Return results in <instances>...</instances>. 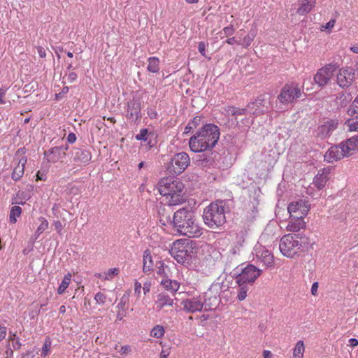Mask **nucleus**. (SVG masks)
I'll return each instance as SVG.
<instances>
[{
	"label": "nucleus",
	"instance_id": "nucleus-1",
	"mask_svg": "<svg viewBox=\"0 0 358 358\" xmlns=\"http://www.w3.org/2000/svg\"><path fill=\"white\" fill-rule=\"evenodd\" d=\"M220 129L214 124L203 125L189 141L190 150L194 152L210 150L220 138Z\"/></svg>",
	"mask_w": 358,
	"mask_h": 358
},
{
	"label": "nucleus",
	"instance_id": "nucleus-2",
	"mask_svg": "<svg viewBox=\"0 0 358 358\" xmlns=\"http://www.w3.org/2000/svg\"><path fill=\"white\" fill-rule=\"evenodd\" d=\"M173 227L178 233L188 237H199L202 231L195 222L194 213L188 208H181L176 211L173 216Z\"/></svg>",
	"mask_w": 358,
	"mask_h": 358
},
{
	"label": "nucleus",
	"instance_id": "nucleus-3",
	"mask_svg": "<svg viewBox=\"0 0 358 358\" xmlns=\"http://www.w3.org/2000/svg\"><path fill=\"white\" fill-rule=\"evenodd\" d=\"M157 188L160 194L166 196L169 206L179 205L185 201L182 191L183 183L178 179L172 176L162 178Z\"/></svg>",
	"mask_w": 358,
	"mask_h": 358
},
{
	"label": "nucleus",
	"instance_id": "nucleus-4",
	"mask_svg": "<svg viewBox=\"0 0 358 358\" xmlns=\"http://www.w3.org/2000/svg\"><path fill=\"white\" fill-rule=\"evenodd\" d=\"M226 203L223 200L211 202L203 211L204 224L210 229H217L226 223Z\"/></svg>",
	"mask_w": 358,
	"mask_h": 358
},
{
	"label": "nucleus",
	"instance_id": "nucleus-5",
	"mask_svg": "<svg viewBox=\"0 0 358 358\" xmlns=\"http://www.w3.org/2000/svg\"><path fill=\"white\" fill-rule=\"evenodd\" d=\"M169 253L179 264H189L192 259L193 248L187 241L178 240L173 243Z\"/></svg>",
	"mask_w": 358,
	"mask_h": 358
},
{
	"label": "nucleus",
	"instance_id": "nucleus-6",
	"mask_svg": "<svg viewBox=\"0 0 358 358\" xmlns=\"http://www.w3.org/2000/svg\"><path fill=\"white\" fill-rule=\"evenodd\" d=\"M190 164V158L185 152H178L171 159L167 170L173 175H179L185 171V170Z\"/></svg>",
	"mask_w": 358,
	"mask_h": 358
},
{
	"label": "nucleus",
	"instance_id": "nucleus-7",
	"mask_svg": "<svg viewBox=\"0 0 358 358\" xmlns=\"http://www.w3.org/2000/svg\"><path fill=\"white\" fill-rule=\"evenodd\" d=\"M262 271L252 264H248L241 268V273H235V281L238 285L244 283L252 285L256 279L261 275Z\"/></svg>",
	"mask_w": 358,
	"mask_h": 358
},
{
	"label": "nucleus",
	"instance_id": "nucleus-8",
	"mask_svg": "<svg viewBox=\"0 0 358 358\" xmlns=\"http://www.w3.org/2000/svg\"><path fill=\"white\" fill-rule=\"evenodd\" d=\"M297 237H299V236L289 234L285 235L280 239L279 248L284 256L292 257L299 251V241L296 239Z\"/></svg>",
	"mask_w": 358,
	"mask_h": 358
},
{
	"label": "nucleus",
	"instance_id": "nucleus-9",
	"mask_svg": "<svg viewBox=\"0 0 358 358\" xmlns=\"http://www.w3.org/2000/svg\"><path fill=\"white\" fill-rule=\"evenodd\" d=\"M301 95V87L298 84L292 83L284 85L280 94L278 96V99L281 103L287 104L293 103L294 100L299 98Z\"/></svg>",
	"mask_w": 358,
	"mask_h": 358
},
{
	"label": "nucleus",
	"instance_id": "nucleus-10",
	"mask_svg": "<svg viewBox=\"0 0 358 358\" xmlns=\"http://www.w3.org/2000/svg\"><path fill=\"white\" fill-rule=\"evenodd\" d=\"M270 103V97L266 94H260L255 101L248 103L249 114L260 115L267 113Z\"/></svg>",
	"mask_w": 358,
	"mask_h": 358
},
{
	"label": "nucleus",
	"instance_id": "nucleus-11",
	"mask_svg": "<svg viewBox=\"0 0 358 358\" xmlns=\"http://www.w3.org/2000/svg\"><path fill=\"white\" fill-rule=\"evenodd\" d=\"M338 67L336 64H329L321 68L314 76L315 82L320 87H324L329 82Z\"/></svg>",
	"mask_w": 358,
	"mask_h": 358
},
{
	"label": "nucleus",
	"instance_id": "nucleus-12",
	"mask_svg": "<svg viewBox=\"0 0 358 358\" xmlns=\"http://www.w3.org/2000/svg\"><path fill=\"white\" fill-rule=\"evenodd\" d=\"M310 205L306 200L299 199L292 202L287 207L291 217H304L308 213Z\"/></svg>",
	"mask_w": 358,
	"mask_h": 358
},
{
	"label": "nucleus",
	"instance_id": "nucleus-13",
	"mask_svg": "<svg viewBox=\"0 0 358 358\" xmlns=\"http://www.w3.org/2000/svg\"><path fill=\"white\" fill-rule=\"evenodd\" d=\"M126 117L131 122H136L141 119V101L139 99H133L127 102Z\"/></svg>",
	"mask_w": 358,
	"mask_h": 358
},
{
	"label": "nucleus",
	"instance_id": "nucleus-14",
	"mask_svg": "<svg viewBox=\"0 0 358 358\" xmlns=\"http://www.w3.org/2000/svg\"><path fill=\"white\" fill-rule=\"evenodd\" d=\"M338 126L337 119H326L317 128V136L323 140L329 138Z\"/></svg>",
	"mask_w": 358,
	"mask_h": 358
},
{
	"label": "nucleus",
	"instance_id": "nucleus-15",
	"mask_svg": "<svg viewBox=\"0 0 358 358\" xmlns=\"http://www.w3.org/2000/svg\"><path fill=\"white\" fill-rule=\"evenodd\" d=\"M355 71L350 68H343L340 69L336 76V83L341 88H348L350 87L355 78Z\"/></svg>",
	"mask_w": 358,
	"mask_h": 358
},
{
	"label": "nucleus",
	"instance_id": "nucleus-16",
	"mask_svg": "<svg viewBox=\"0 0 358 358\" xmlns=\"http://www.w3.org/2000/svg\"><path fill=\"white\" fill-rule=\"evenodd\" d=\"M71 152L73 161L78 165L87 164L92 159L91 152L83 148H74Z\"/></svg>",
	"mask_w": 358,
	"mask_h": 358
},
{
	"label": "nucleus",
	"instance_id": "nucleus-17",
	"mask_svg": "<svg viewBox=\"0 0 358 358\" xmlns=\"http://www.w3.org/2000/svg\"><path fill=\"white\" fill-rule=\"evenodd\" d=\"M345 157H347V155L340 143L339 145L331 146L328 150L324 155V159L329 163H333Z\"/></svg>",
	"mask_w": 358,
	"mask_h": 358
},
{
	"label": "nucleus",
	"instance_id": "nucleus-18",
	"mask_svg": "<svg viewBox=\"0 0 358 358\" xmlns=\"http://www.w3.org/2000/svg\"><path fill=\"white\" fill-rule=\"evenodd\" d=\"M181 303L183 306V310L189 313L200 312L203 308V303L201 298L187 299L183 300Z\"/></svg>",
	"mask_w": 358,
	"mask_h": 358
},
{
	"label": "nucleus",
	"instance_id": "nucleus-19",
	"mask_svg": "<svg viewBox=\"0 0 358 358\" xmlns=\"http://www.w3.org/2000/svg\"><path fill=\"white\" fill-rule=\"evenodd\" d=\"M44 156L48 162L56 163L62 160L66 157V153H64L59 147L55 146L45 151Z\"/></svg>",
	"mask_w": 358,
	"mask_h": 358
},
{
	"label": "nucleus",
	"instance_id": "nucleus-20",
	"mask_svg": "<svg viewBox=\"0 0 358 358\" xmlns=\"http://www.w3.org/2000/svg\"><path fill=\"white\" fill-rule=\"evenodd\" d=\"M174 299L166 292H161L157 296L155 301L156 309L157 311L161 310L166 306H172Z\"/></svg>",
	"mask_w": 358,
	"mask_h": 358
},
{
	"label": "nucleus",
	"instance_id": "nucleus-21",
	"mask_svg": "<svg viewBox=\"0 0 358 358\" xmlns=\"http://www.w3.org/2000/svg\"><path fill=\"white\" fill-rule=\"evenodd\" d=\"M216 155L215 152H210L202 153L198 155L197 164L199 166L202 167H210L213 166L215 164V156Z\"/></svg>",
	"mask_w": 358,
	"mask_h": 358
},
{
	"label": "nucleus",
	"instance_id": "nucleus-22",
	"mask_svg": "<svg viewBox=\"0 0 358 358\" xmlns=\"http://www.w3.org/2000/svg\"><path fill=\"white\" fill-rule=\"evenodd\" d=\"M329 171L327 169H322L315 176L313 180L314 185L318 189H322L326 185L329 180Z\"/></svg>",
	"mask_w": 358,
	"mask_h": 358
},
{
	"label": "nucleus",
	"instance_id": "nucleus-23",
	"mask_svg": "<svg viewBox=\"0 0 358 358\" xmlns=\"http://www.w3.org/2000/svg\"><path fill=\"white\" fill-rule=\"evenodd\" d=\"M27 162V159L25 156L19 159L17 165L15 166L11 174V178L13 180L17 181L22 178L24 172V167Z\"/></svg>",
	"mask_w": 358,
	"mask_h": 358
},
{
	"label": "nucleus",
	"instance_id": "nucleus-24",
	"mask_svg": "<svg viewBox=\"0 0 358 358\" xmlns=\"http://www.w3.org/2000/svg\"><path fill=\"white\" fill-rule=\"evenodd\" d=\"M204 300L203 301V306L206 310H213L219 304L220 299L216 295H212L210 293H205Z\"/></svg>",
	"mask_w": 358,
	"mask_h": 358
},
{
	"label": "nucleus",
	"instance_id": "nucleus-25",
	"mask_svg": "<svg viewBox=\"0 0 358 358\" xmlns=\"http://www.w3.org/2000/svg\"><path fill=\"white\" fill-rule=\"evenodd\" d=\"M257 257L267 267H272L273 266V256L267 250L259 251L257 254Z\"/></svg>",
	"mask_w": 358,
	"mask_h": 358
},
{
	"label": "nucleus",
	"instance_id": "nucleus-26",
	"mask_svg": "<svg viewBox=\"0 0 358 358\" xmlns=\"http://www.w3.org/2000/svg\"><path fill=\"white\" fill-rule=\"evenodd\" d=\"M290 221L287 225V229L290 231H299L306 226L303 217L294 218L290 217Z\"/></svg>",
	"mask_w": 358,
	"mask_h": 358
},
{
	"label": "nucleus",
	"instance_id": "nucleus-27",
	"mask_svg": "<svg viewBox=\"0 0 358 358\" xmlns=\"http://www.w3.org/2000/svg\"><path fill=\"white\" fill-rule=\"evenodd\" d=\"M159 222L162 225L170 224L173 226V217L171 216V212H167L164 206H160L159 208Z\"/></svg>",
	"mask_w": 358,
	"mask_h": 358
},
{
	"label": "nucleus",
	"instance_id": "nucleus-28",
	"mask_svg": "<svg viewBox=\"0 0 358 358\" xmlns=\"http://www.w3.org/2000/svg\"><path fill=\"white\" fill-rule=\"evenodd\" d=\"M143 262V271L144 273H148L152 269L153 262L149 250L144 251Z\"/></svg>",
	"mask_w": 358,
	"mask_h": 358
},
{
	"label": "nucleus",
	"instance_id": "nucleus-29",
	"mask_svg": "<svg viewBox=\"0 0 358 358\" xmlns=\"http://www.w3.org/2000/svg\"><path fill=\"white\" fill-rule=\"evenodd\" d=\"M161 283L167 291H170L172 293V296H174L175 293L180 287V284L176 280L165 279L163 280Z\"/></svg>",
	"mask_w": 358,
	"mask_h": 358
},
{
	"label": "nucleus",
	"instance_id": "nucleus-30",
	"mask_svg": "<svg viewBox=\"0 0 358 358\" xmlns=\"http://www.w3.org/2000/svg\"><path fill=\"white\" fill-rule=\"evenodd\" d=\"M294 236H299V237H297L296 239L299 240V251L303 252L308 250L310 248H312V243H310L308 237H306V236H303L301 234H294Z\"/></svg>",
	"mask_w": 358,
	"mask_h": 358
},
{
	"label": "nucleus",
	"instance_id": "nucleus-31",
	"mask_svg": "<svg viewBox=\"0 0 358 358\" xmlns=\"http://www.w3.org/2000/svg\"><path fill=\"white\" fill-rule=\"evenodd\" d=\"M341 144L343 150H345L347 157L351 155L352 152L357 148V145L355 144V143L352 141L350 138L346 140L345 141L341 143Z\"/></svg>",
	"mask_w": 358,
	"mask_h": 358
},
{
	"label": "nucleus",
	"instance_id": "nucleus-32",
	"mask_svg": "<svg viewBox=\"0 0 358 358\" xmlns=\"http://www.w3.org/2000/svg\"><path fill=\"white\" fill-rule=\"evenodd\" d=\"M341 144L343 150H345L347 157L351 155L352 152L357 148V145L355 144V143L352 141L350 138L346 140L345 141L341 143Z\"/></svg>",
	"mask_w": 358,
	"mask_h": 358
},
{
	"label": "nucleus",
	"instance_id": "nucleus-33",
	"mask_svg": "<svg viewBox=\"0 0 358 358\" xmlns=\"http://www.w3.org/2000/svg\"><path fill=\"white\" fill-rule=\"evenodd\" d=\"M147 69L152 73H157L159 70V60L157 57H151L148 58Z\"/></svg>",
	"mask_w": 358,
	"mask_h": 358
},
{
	"label": "nucleus",
	"instance_id": "nucleus-34",
	"mask_svg": "<svg viewBox=\"0 0 358 358\" xmlns=\"http://www.w3.org/2000/svg\"><path fill=\"white\" fill-rule=\"evenodd\" d=\"M305 346L303 341H299L293 350V358H303Z\"/></svg>",
	"mask_w": 358,
	"mask_h": 358
},
{
	"label": "nucleus",
	"instance_id": "nucleus-35",
	"mask_svg": "<svg viewBox=\"0 0 358 358\" xmlns=\"http://www.w3.org/2000/svg\"><path fill=\"white\" fill-rule=\"evenodd\" d=\"M71 280V274L68 273L66 274L57 289L58 294H62L69 287Z\"/></svg>",
	"mask_w": 358,
	"mask_h": 358
},
{
	"label": "nucleus",
	"instance_id": "nucleus-36",
	"mask_svg": "<svg viewBox=\"0 0 358 358\" xmlns=\"http://www.w3.org/2000/svg\"><path fill=\"white\" fill-rule=\"evenodd\" d=\"M249 108L248 106L244 108H236L235 106H228L227 112L233 116L242 115L249 113Z\"/></svg>",
	"mask_w": 358,
	"mask_h": 358
},
{
	"label": "nucleus",
	"instance_id": "nucleus-37",
	"mask_svg": "<svg viewBox=\"0 0 358 358\" xmlns=\"http://www.w3.org/2000/svg\"><path fill=\"white\" fill-rule=\"evenodd\" d=\"M313 7H315L314 4H310L302 1L299 7L297 8L296 13L300 15H304L308 13Z\"/></svg>",
	"mask_w": 358,
	"mask_h": 358
},
{
	"label": "nucleus",
	"instance_id": "nucleus-38",
	"mask_svg": "<svg viewBox=\"0 0 358 358\" xmlns=\"http://www.w3.org/2000/svg\"><path fill=\"white\" fill-rule=\"evenodd\" d=\"M22 213V208L18 206H13L10 211L9 220L10 222L15 224L17 222V217H20Z\"/></svg>",
	"mask_w": 358,
	"mask_h": 358
},
{
	"label": "nucleus",
	"instance_id": "nucleus-39",
	"mask_svg": "<svg viewBox=\"0 0 358 358\" xmlns=\"http://www.w3.org/2000/svg\"><path fill=\"white\" fill-rule=\"evenodd\" d=\"M8 340L12 341V347L13 348L14 350H18L22 347L20 338L17 336L16 332H13L10 331Z\"/></svg>",
	"mask_w": 358,
	"mask_h": 358
},
{
	"label": "nucleus",
	"instance_id": "nucleus-40",
	"mask_svg": "<svg viewBox=\"0 0 358 358\" xmlns=\"http://www.w3.org/2000/svg\"><path fill=\"white\" fill-rule=\"evenodd\" d=\"M238 294H237V299L239 301L244 300L247 296L248 291L249 290V286L250 285L244 283L242 285H238Z\"/></svg>",
	"mask_w": 358,
	"mask_h": 358
},
{
	"label": "nucleus",
	"instance_id": "nucleus-41",
	"mask_svg": "<svg viewBox=\"0 0 358 358\" xmlns=\"http://www.w3.org/2000/svg\"><path fill=\"white\" fill-rule=\"evenodd\" d=\"M164 334V329L162 326L156 325L151 330L150 335L151 336L157 338H162Z\"/></svg>",
	"mask_w": 358,
	"mask_h": 358
},
{
	"label": "nucleus",
	"instance_id": "nucleus-42",
	"mask_svg": "<svg viewBox=\"0 0 358 358\" xmlns=\"http://www.w3.org/2000/svg\"><path fill=\"white\" fill-rule=\"evenodd\" d=\"M346 124L349 127V130L352 131H358V116L349 119L346 121Z\"/></svg>",
	"mask_w": 358,
	"mask_h": 358
},
{
	"label": "nucleus",
	"instance_id": "nucleus-43",
	"mask_svg": "<svg viewBox=\"0 0 358 358\" xmlns=\"http://www.w3.org/2000/svg\"><path fill=\"white\" fill-rule=\"evenodd\" d=\"M356 113L358 114V94L354 100L352 105L348 110V114L350 115H352Z\"/></svg>",
	"mask_w": 358,
	"mask_h": 358
},
{
	"label": "nucleus",
	"instance_id": "nucleus-44",
	"mask_svg": "<svg viewBox=\"0 0 358 358\" xmlns=\"http://www.w3.org/2000/svg\"><path fill=\"white\" fill-rule=\"evenodd\" d=\"M159 264L160 265L158 266L157 274L168 278V273H166L168 266L162 262H159Z\"/></svg>",
	"mask_w": 358,
	"mask_h": 358
},
{
	"label": "nucleus",
	"instance_id": "nucleus-45",
	"mask_svg": "<svg viewBox=\"0 0 358 358\" xmlns=\"http://www.w3.org/2000/svg\"><path fill=\"white\" fill-rule=\"evenodd\" d=\"M51 346V341L50 338H47L45 341V343L43 344V346L42 348V356L46 357L50 351Z\"/></svg>",
	"mask_w": 358,
	"mask_h": 358
},
{
	"label": "nucleus",
	"instance_id": "nucleus-46",
	"mask_svg": "<svg viewBox=\"0 0 358 358\" xmlns=\"http://www.w3.org/2000/svg\"><path fill=\"white\" fill-rule=\"evenodd\" d=\"M254 35L253 34H248L245 36L243 38V43H238L239 45H242L245 48H248L252 43V41L254 39Z\"/></svg>",
	"mask_w": 358,
	"mask_h": 358
},
{
	"label": "nucleus",
	"instance_id": "nucleus-47",
	"mask_svg": "<svg viewBox=\"0 0 358 358\" xmlns=\"http://www.w3.org/2000/svg\"><path fill=\"white\" fill-rule=\"evenodd\" d=\"M119 270L118 268H113L108 270L107 273H106L105 280H110L114 278V276L118 274Z\"/></svg>",
	"mask_w": 358,
	"mask_h": 358
},
{
	"label": "nucleus",
	"instance_id": "nucleus-48",
	"mask_svg": "<svg viewBox=\"0 0 358 358\" xmlns=\"http://www.w3.org/2000/svg\"><path fill=\"white\" fill-rule=\"evenodd\" d=\"M148 130L147 129H141L139 134L136 136V139L138 141H146Z\"/></svg>",
	"mask_w": 358,
	"mask_h": 358
},
{
	"label": "nucleus",
	"instance_id": "nucleus-49",
	"mask_svg": "<svg viewBox=\"0 0 358 358\" xmlns=\"http://www.w3.org/2000/svg\"><path fill=\"white\" fill-rule=\"evenodd\" d=\"M106 296L101 292H98L95 294L94 300L98 304L103 305L106 301Z\"/></svg>",
	"mask_w": 358,
	"mask_h": 358
},
{
	"label": "nucleus",
	"instance_id": "nucleus-50",
	"mask_svg": "<svg viewBox=\"0 0 358 358\" xmlns=\"http://www.w3.org/2000/svg\"><path fill=\"white\" fill-rule=\"evenodd\" d=\"M48 227V222L46 220L43 219L41 224L38 226V227L36 229V234L38 235L43 233Z\"/></svg>",
	"mask_w": 358,
	"mask_h": 358
},
{
	"label": "nucleus",
	"instance_id": "nucleus-51",
	"mask_svg": "<svg viewBox=\"0 0 358 358\" xmlns=\"http://www.w3.org/2000/svg\"><path fill=\"white\" fill-rule=\"evenodd\" d=\"M201 117L199 116H196L189 123L193 127L194 129H195L201 124Z\"/></svg>",
	"mask_w": 358,
	"mask_h": 358
},
{
	"label": "nucleus",
	"instance_id": "nucleus-52",
	"mask_svg": "<svg viewBox=\"0 0 358 358\" xmlns=\"http://www.w3.org/2000/svg\"><path fill=\"white\" fill-rule=\"evenodd\" d=\"M223 31L226 36H231L234 34L235 29L232 25L226 27L223 29Z\"/></svg>",
	"mask_w": 358,
	"mask_h": 358
},
{
	"label": "nucleus",
	"instance_id": "nucleus-53",
	"mask_svg": "<svg viewBox=\"0 0 358 358\" xmlns=\"http://www.w3.org/2000/svg\"><path fill=\"white\" fill-rule=\"evenodd\" d=\"M7 335V328L0 324V342L6 338Z\"/></svg>",
	"mask_w": 358,
	"mask_h": 358
},
{
	"label": "nucleus",
	"instance_id": "nucleus-54",
	"mask_svg": "<svg viewBox=\"0 0 358 358\" xmlns=\"http://www.w3.org/2000/svg\"><path fill=\"white\" fill-rule=\"evenodd\" d=\"M206 46L205 42L201 41L199 43L198 50L203 56H206Z\"/></svg>",
	"mask_w": 358,
	"mask_h": 358
},
{
	"label": "nucleus",
	"instance_id": "nucleus-55",
	"mask_svg": "<svg viewBox=\"0 0 358 358\" xmlns=\"http://www.w3.org/2000/svg\"><path fill=\"white\" fill-rule=\"evenodd\" d=\"M148 115L150 119H157L158 116L157 111L152 108L148 109Z\"/></svg>",
	"mask_w": 358,
	"mask_h": 358
},
{
	"label": "nucleus",
	"instance_id": "nucleus-56",
	"mask_svg": "<svg viewBox=\"0 0 358 358\" xmlns=\"http://www.w3.org/2000/svg\"><path fill=\"white\" fill-rule=\"evenodd\" d=\"M6 91H7L6 88H4V87L0 88V104L6 103V101L4 100L3 97L6 94Z\"/></svg>",
	"mask_w": 358,
	"mask_h": 358
},
{
	"label": "nucleus",
	"instance_id": "nucleus-57",
	"mask_svg": "<svg viewBox=\"0 0 358 358\" xmlns=\"http://www.w3.org/2000/svg\"><path fill=\"white\" fill-rule=\"evenodd\" d=\"M69 83H73L77 79V74L74 72H71L67 76Z\"/></svg>",
	"mask_w": 358,
	"mask_h": 358
},
{
	"label": "nucleus",
	"instance_id": "nucleus-58",
	"mask_svg": "<svg viewBox=\"0 0 358 358\" xmlns=\"http://www.w3.org/2000/svg\"><path fill=\"white\" fill-rule=\"evenodd\" d=\"M126 301H127V297L125 296V295H124L121 298L120 301V303L117 305V308L120 310H124V306H125V303H126Z\"/></svg>",
	"mask_w": 358,
	"mask_h": 358
},
{
	"label": "nucleus",
	"instance_id": "nucleus-59",
	"mask_svg": "<svg viewBox=\"0 0 358 358\" xmlns=\"http://www.w3.org/2000/svg\"><path fill=\"white\" fill-rule=\"evenodd\" d=\"M36 180H46V174L44 172H41L38 171L36 173Z\"/></svg>",
	"mask_w": 358,
	"mask_h": 358
},
{
	"label": "nucleus",
	"instance_id": "nucleus-60",
	"mask_svg": "<svg viewBox=\"0 0 358 358\" xmlns=\"http://www.w3.org/2000/svg\"><path fill=\"white\" fill-rule=\"evenodd\" d=\"M35 355L33 351L27 350L24 354L22 355V358H34Z\"/></svg>",
	"mask_w": 358,
	"mask_h": 358
},
{
	"label": "nucleus",
	"instance_id": "nucleus-61",
	"mask_svg": "<svg viewBox=\"0 0 358 358\" xmlns=\"http://www.w3.org/2000/svg\"><path fill=\"white\" fill-rule=\"evenodd\" d=\"M76 140V136L74 133H70L67 136V141L70 143H73Z\"/></svg>",
	"mask_w": 358,
	"mask_h": 358
},
{
	"label": "nucleus",
	"instance_id": "nucleus-62",
	"mask_svg": "<svg viewBox=\"0 0 358 358\" xmlns=\"http://www.w3.org/2000/svg\"><path fill=\"white\" fill-rule=\"evenodd\" d=\"M53 224H54L55 229L58 232H59V231H61L62 230L63 225L62 224L60 221H55Z\"/></svg>",
	"mask_w": 358,
	"mask_h": 358
},
{
	"label": "nucleus",
	"instance_id": "nucleus-63",
	"mask_svg": "<svg viewBox=\"0 0 358 358\" xmlns=\"http://www.w3.org/2000/svg\"><path fill=\"white\" fill-rule=\"evenodd\" d=\"M317 289H318V282H315L312 285V287H311V293L313 295H314V296L317 295Z\"/></svg>",
	"mask_w": 358,
	"mask_h": 358
},
{
	"label": "nucleus",
	"instance_id": "nucleus-64",
	"mask_svg": "<svg viewBox=\"0 0 358 358\" xmlns=\"http://www.w3.org/2000/svg\"><path fill=\"white\" fill-rule=\"evenodd\" d=\"M37 50H38V53L39 56L41 58L45 57V56H46L45 50L43 47H41V46L38 47Z\"/></svg>",
	"mask_w": 358,
	"mask_h": 358
}]
</instances>
